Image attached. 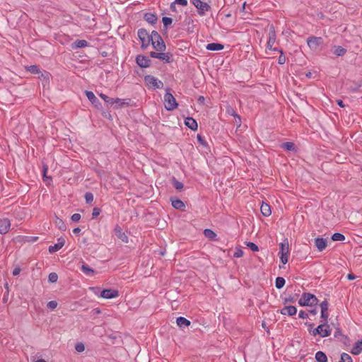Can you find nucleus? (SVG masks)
<instances>
[{
    "label": "nucleus",
    "instance_id": "1",
    "mask_svg": "<svg viewBox=\"0 0 362 362\" xmlns=\"http://www.w3.org/2000/svg\"><path fill=\"white\" fill-rule=\"evenodd\" d=\"M151 42L153 47L157 51L162 52L165 49V45L158 32L153 30Z\"/></svg>",
    "mask_w": 362,
    "mask_h": 362
},
{
    "label": "nucleus",
    "instance_id": "2",
    "mask_svg": "<svg viewBox=\"0 0 362 362\" xmlns=\"http://www.w3.org/2000/svg\"><path fill=\"white\" fill-rule=\"evenodd\" d=\"M144 82L149 89H160L163 87V83L156 77L151 75L146 76L144 77Z\"/></svg>",
    "mask_w": 362,
    "mask_h": 362
},
{
    "label": "nucleus",
    "instance_id": "3",
    "mask_svg": "<svg viewBox=\"0 0 362 362\" xmlns=\"http://www.w3.org/2000/svg\"><path fill=\"white\" fill-rule=\"evenodd\" d=\"M317 303V298L315 296L305 293L298 300V304L301 306H313Z\"/></svg>",
    "mask_w": 362,
    "mask_h": 362
},
{
    "label": "nucleus",
    "instance_id": "4",
    "mask_svg": "<svg viewBox=\"0 0 362 362\" xmlns=\"http://www.w3.org/2000/svg\"><path fill=\"white\" fill-rule=\"evenodd\" d=\"M280 250L279 252V255L281 259V262L283 264H286L288 261V257L290 255V250L289 245L287 240H285L284 243H281L279 244Z\"/></svg>",
    "mask_w": 362,
    "mask_h": 362
},
{
    "label": "nucleus",
    "instance_id": "5",
    "mask_svg": "<svg viewBox=\"0 0 362 362\" xmlns=\"http://www.w3.org/2000/svg\"><path fill=\"white\" fill-rule=\"evenodd\" d=\"M332 329L327 323H323L318 325L313 331V334L316 336L317 334L320 335L322 337H329L331 334Z\"/></svg>",
    "mask_w": 362,
    "mask_h": 362
},
{
    "label": "nucleus",
    "instance_id": "6",
    "mask_svg": "<svg viewBox=\"0 0 362 362\" xmlns=\"http://www.w3.org/2000/svg\"><path fill=\"white\" fill-rule=\"evenodd\" d=\"M164 105L168 110H173L178 106L175 97L169 92L164 95Z\"/></svg>",
    "mask_w": 362,
    "mask_h": 362
},
{
    "label": "nucleus",
    "instance_id": "7",
    "mask_svg": "<svg viewBox=\"0 0 362 362\" xmlns=\"http://www.w3.org/2000/svg\"><path fill=\"white\" fill-rule=\"evenodd\" d=\"M138 36L141 42V47H146L151 42L152 33L150 34L146 29L141 28L138 30Z\"/></svg>",
    "mask_w": 362,
    "mask_h": 362
},
{
    "label": "nucleus",
    "instance_id": "8",
    "mask_svg": "<svg viewBox=\"0 0 362 362\" xmlns=\"http://www.w3.org/2000/svg\"><path fill=\"white\" fill-rule=\"evenodd\" d=\"M269 37L267 43V48L269 50L276 51L277 48H273L274 45L276 40V34L273 25H271L269 28V31L268 33Z\"/></svg>",
    "mask_w": 362,
    "mask_h": 362
},
{
    "label": "nucleus",
    "instance_id": "9",
    "mask_svg": "<svg viewBox=\"0 0 362 362\" xmlns=\"http://www.w3.org/2000/svg\"><path fill=\"white\" fill-rule=\"evenodd\" d=\"M307 43L310 49L315 51L323 43V40L320 37H310L307 40Z\"/></svg>",
    "mask_w": 362,
    "mask_h": 362
},
{
    "label": "nucleus",
    "instance_id": "10",
    "mask_svg": "<svg viewBox=\"0 0 362 362\" xmlns=\"http://www.w3.org/2000/svg\"><path fill=\"white\" fill-rule=\"evenodd\" d=\"M193 5L199 10V14L204 16L206 12L209 11L211 6L201 0H192Z\"/></svg>",
    "mask_w": 362,
    "mask_h": 362
},
{
    "label": "nucleus",
    "instance_id": "11",
    "mask_svg": "<svg viewBox=\"0 0 362 362\" xmlns=\"http://www.w3.org/2000/svg\"><path fill=\"white\" fill-rule=\"evenodd\" d=\"M100 296L106 299L115 298L119 296V292L115 289H104L101 292Z\"/></svg>",
    "mask_w": 362,
    "mask_h": 362
},
{
    "label": "nucleus",
    "instance_id": "12",
    "mask_svg": "<svg viewBox=\"0 0 362 362\" xmlns=\"http://www.w3.org/2000/svg\"><path fill=\"white\" fill-rule=\"evenodd\" d=\"M11 221L8 218H2L0 220V233L6 234L11 228Z\"/></svg>",
    "mask_w": 362,
    "mask_h": 362
},
{
    "label": "nucleus",
    "instance_id": "13",
    "mask_svg": "<svg viewBox=\"0 0 362 362\" xmlns=\"http://www.w3.org/2000/svg\"><path fill=\"white\" fill-rule=\"evenodd\" d=\"M136 64L142 68H146L150 66L151 60L144 55H138L136 58Z\"/></svg>",
    "mask_w": 362,
    "mask_h": 362
},
{
    "label": "nucleus",
    "instance_id": "14",
    "mask_svg": "<svg viewBox=\"0 0 362 362\" xmlns=\"http://www.w3.org/2000/svg\"><path fill=\"white\" fill-rule=\"evenodd\" d=\"M280 313L284 315L293 316L296 314L297 308L293 305L285 306L280 310Z\"/></svg>",
    "mask_w": 362,
    "mask_h": 362
},
{
    "label": "nucleus",
    "instance_id": "15",
    "mask_svg": "<svg viewBox=\"0 0 362 362\" xmlns=\"http://www.w3.org/2000/svg\"><path fill=\"white\" fill-rule=\"evenodd\" d=\"M65 244V240L64 238H59L58 243L54 244V245H50L49 247V252L50 253L55 252L59 250Z\"/></svg>",
    "mask_w": 362,
    "mask_h": 362
},
{
    "label": "nucleus",
    "instance_id": "16",
    "mask_svg": "<svg viewBox=\"0 0 362 362\" xmlns=\"http://www.w3.org/2000/svg\"><path fill=\"white\" fill-rule=\"evenodd\" d=\"M315 245L321 252L327 246V240L321 238H317L315 239Z\"/></svg>",
    "mask_w": 362,
    "mask_h": 362
},
{
    "label": "nucleus",
    "instance_id": "17",
    "mask_svg": "<svg viewBox=\"0 0 362 362\" xmlns=\"http://www.w3.org/2000/svg\"><path fill=\"white\" fill-rule=\"evenodd\" d=\"M115 235L117 237L120 239L122 242L127 243L129 242V238L127 235L122 230L121 228L117 226L115 228Z\"/></svg>",
    "mask_w": 362,
    "mask_h": 362
},
{
    "label": "nucleus",
    "instance_id": "18",
    "mask_svg": "<svg viewBox=\"0 0 362 362\" xmlns=\"http://www.w3.org/2000/svg\"><path fill=\"white\" fill-rule=\"evenodd\" d=\"M85 93L88 99L91 102L93 105L98 106L100 104L99 100L96 98L92 91L86 90Z\"/></svg>",
    "mask_w": 362,
    "mask_h": 362
},
{
    "label": "nucleus",
    "instance_id": "19",
    "mask_svg": "<svg viewBox=\"0 0 362 362\" xmlns=\"http://www.w3.org/2000/svg\"><path fill=\"white\" fill-rule=\"evenodd\" d=\"M185 124L192 130H197L198 125L195 119L192 117H187L185 120Z\"/></svg>",
    "mask_w": 362,
    "mask_h": 362
},
{
    "label": "nucleus",
    "instance_id": "20",
    "mask_svg": "<svg viewBox=\"0 0 362 362\" xmlns=\"http://www.w3.org/2000/svg\"><path fill=\"white\" fill-rule=\"evenodd\" d=\"M223 47H224L222 44L215 43V42L209 43L206 47V49L210 50V51L222 50L223 49Z\"/></svg>",
    "mask_w": 362,
    "mask_h": 362
},
{
    "label": "nucleus",
    "instance_id": "21",
    "mask_svg": "<svg viewBox=\"0 0 362 362\" xmlns=\"http://www.w3.org/2000/svg\"><path fill=\"white\" fill-rule=\"evenodd\" d=\"M362 351V340L358 341L356 342L355 345L353 346L351 353L354 355H358Z\"/></svg>",
    "mask_w": 362,
    "mask_h": 362
},
{
    "label": "nucleus",
    "instance_id": "22",
    "mask_svg": "<svg viewBox=\"0 0 362 362\" xmlns=\"http://www.w3.org/2000/svg\"><path fill=\"white\" fill-rule=\"evenodd\" d=\"M260 211L263 216H269L271 215V207L268 204L262 203L260 207Z\"/></svg>",
    "mask_w": 362,
    "mask_h": 362
},
{
    "label": "nucleus",
    "instance_id": "23",
    "mask_svg": "<svg viewBox=\"0 0 362 362\" xmlns=\"http://www.w3.org/2000/svg\"><path fill=\"white\" fill-rule=\"evenodd\" d=\"M131 103H132V100L131 99H120L119 98V101L118 102H115V108H121L123 106L126 105V106H130L131 105Z\"/></svg>",
    "mask_w": 362,
    "mask_h": 362
},
{
    "label": "nucleus",
    "instance_id": "24",
    "mask_svg": "<svg viewBox=\"0 0 362 362\" xmlns=\"http://www.w3.org/2000/svg\"><path fill=\"white\" fill-rule=\"evenodd\" d=\"M177 326L180 327H188L190 325V321L183 317H179L176 320Z\"/></svg>",
    "mask_w": 362,
    "mask_h": 362
},
{
    "label": "nucleus",
    "instance_id": "25",
    "mask_svg": "<svg viewBox=\"0 0 362 362\" xmlns=\"http://www.w3.org/2000/svg\"><path fill=\"white\" fill-rule=\"evenodd\" d=\"M315 359L317 362H327V357L326 354L319 351L315 354Z\"/></svg>",
    "mask_w": 362,
    "mask_h": 362
},
{
    "label": "nucleus",
    "instance_id": "26",
    "mask_svg": "<svg viewBox=\"0 0 362 362\" xmlns=\"http://www.w3.org/2000/svg\"><path fill=\"white\" fill-rule=\"evenodd\" d=\"M281 148L287 151H296V146L293 142H286L281 144Z\"/></svg>",
    "mask_w": 362,
    "mask_h": 362
},
{
    "label": "nucleus",
    "instance_id": "27",
    "mask_svg": "<svg viewBox=\"0 0 362 362\" xmlns=\"http://www.w3.org/2000/svg\"><path fill=\"white\" fill-rule=\"evenodd\" d=\"M178 4L182 6H186L187 5V0H175L171 4H170V9L172 11H175V5Z\"/></svg>",
    "mask_w": 362,
    "mask_h": 362
},
{
    "label": "nucleus",
    "instance_id": "28",
    "mask_svg": "<svg viewBox=\"0 0 362 362\" xmlns=\"http://www.w3.org/2000/svg\"><path fill=\"white\" fill-rule=\"evenodd\" d=\"M333 52L337 56H343L346 54V50L341 46H335Z\"/></svg>",
    "mask_w": 362,
    "mask_h": 362
},
{
    "label": "nucleus",
    "instance_id": "29",
    "mask_svg": "<svg viewBox=\"0 0 362 362\" xmlns=\"http://www.w3.org/2000/svg\"><path fill=\"white\" fill-rule=\"evenodd\" d=\"M204 235L209 240H214L216 237V234L211 229H205L204 230Z\"/></svg>",
    "mask_w": 362,
    "mask_h": 362
},
{
    "label": "nucleus",
    "instance_id": "30",
    "mask_svg": "<svg viewBox=\"0 0 362 362\" xmlns=\"http://www.w3.org/2000/svg\"><path fill=\"white\" fill-rule=\"evenodd\" d=\"M172 205L176 209H181L185 207L183 202L180 199H173Z\"/></svg>",
    "mask_w": 362,
    "mask_h": 362
},
{
    "label": "nucleus",
    "instance_id": "31",
    "mask_svg": "<svg viewBox=\"0 0 362 362\" xmlns=\"http://www.w3.org/2000/svg\"><path fill=\"white\" fill-rule=\"evenodd\" d=\"M88 46V42L85 40H78L74 42V48H82Z\"/></svg>",
    "mask_w": 362,
    "mask_h": 362
},
{
    "label": "nucleus",
    "instance_id": "32",
    "mask_svg": "<svg viewBox=\"0 0 362 362\" xmlns=\"http://www.w3.org/2000/svg\"><path fill=\"white\" fill-rule=\"evenodd\" d=\"M144 18L147 22L151 24L156 23V21H157V17L152 13H146L144 16Z\"/></svg>",
    "mask_w": 362,
    "mask_h": 362
},
{
    "label": "nucleus",
    "instance_id": "33",
    "mask_svg": "<svg viewBox=\"0 0 362 362\" xmlns=\"http://www.w3.org/2000/svg\"><path fill=\"white\" fill-rule=\"evenodd\" d=\"M285 279L283 277H277L275 281V286L277 288H281L285 285Z\"/></svg>",
    "mask_w": 362,
    "mask_h": 362
},
{
    "label": "nucleus",
    "instance_id": "34",
    "mask_svg": "<svg viewBox=\"0 0 362 362\" xmlns=\"http://www.w3.org/2000/svg\"><path fill=\"white\" fill-rule=\"evenodd\" d=\"M332 240L333 241H343L345 240V237L343 234L335 233L332 235Z\"/></svg>",
    "mask_w": 362,
    "mask_h": 362
},
{
    "label": "nucleus",
    "instance_id": "35",
    "mask_svg": "<svg viewBox=\"0 0 362 362\" xmlns=\"http://www.w3.org/2000/svg\"><path fill=\"white\" fill-rule=\"evenodd\" d=\"M170 57L171 56L168 53L160 52L159 53V56H158V59L162 60V61H164V62H169L170 60Z\"/></svg>",
    "mask_w": 362,
    "mask_h": 362
},
{
    "label": "nucleus",
    "instance_id": "36",
    "mask_svg": "<svg viewBox=\"0 0 362 362\" xmlns=\"http://www.w3.org/2000/svg\"><path fill=\"white\" fill-rule=\"evenodd\" d=\"M81 270L87 275L93 274L94 273L93 269L90 268L87 264H83Z\"/></svg>",
    "mask_w": 362,
    "mask_h": 362
},
{
    "label": "nucleus",
    "instance_id": "37",
    "mask_svg": "<svg viewBox=\"0 0 362 362\" xmlns=\"http://www.w3.org/2000/svg\"><path fill=\"white\" fill-rule=\"evenodd\" d=\"M26 70L32 74H38L40 73V69L36 65H31L25 67Z\"/></svg>",
    "mask_w": 362,
    "mask_h": 362
},
{
    "label": "nucleus",
    "instance_id": "38",
    "mask_svg": "<svg viewBox=\"0 0 362 362\" xmlns=\"http://www.w3.org/2000/svg\"><path fill=\"white\" fill-rule=\"evenodd\" d=\"M339 362H352V358L348 354L343 353L341 355Z\"/></svg>",
    "mask_w": 362,
    "mask_h": 362
},
{
    "label": "nucleus",
    "instance_id": "39",
    "mask_svg": "<svg viewBox=\"0 0 362 362\" xmlns=\"http://www.w3.org/2000/svg\"><path fill=\"white\" fill-rule=\"evenodd\" d=\"M48 279H49V281L51 282V283H55L57 281V279H58V276L56 273L54 272H52V273H50L48 276Z\"/></svg>",
    "mask_w": 362,
    "mask_h": 362
},
{
    "label": "nucleus",
    "instance_id": "40",
    "mask_svg": "<svg viewBox=\"0 0 362 362\" xmlns=\"http://www.w3.org/2000/svg\"><path fill=\"white\" fill-rule=\"evenodd\" d=\"M276 51L281 53L278 59L279 64H284L286 62V57L284 55L282 49H278Z\"/></svg>",
    "mask_w": 362,
    "mask_h": 362
},
{
    "label": "nucleus",
    "instance_id": "41",
    "mask_svg": "<svg viewBox=\"0 0 362 362\" xmlns=\"http://www.w3.org/2000/svg\"><path fill=\"white\" fill-rule=\"evenodd\" d=\"M75 349L77 352L81 353L85 350V346L83 343H77L75 346Z\"/></svg>",
    "mask_w": 362,
    "mask_h": 362
},
{
    "label": "nucleus",
    "instance_id": "42",
    "mask_svg": "<svg viewBox=\"0 0 362 362\" xmlns=\"http://www.w3.org/2000/svg\"><path fill=\"white\" fill-rule=\"evenodd\" d=\"M173 185L175 188L177 190H181L184 187L183 184L181 182H179L176 180H173Z\"/></svg>",
    "mask_w": 362,
    "mask_h": 362
},
{
    "label": "nucleus",
    "instance_id": "43",
    "mask_svg": "<svg viewBox=\"0 0 362 362\" xmlns=\"http://www.w3.org/2000/svg\"><path fill=\"white\" fill-rule=\"evenodd\" d=\"M57 305L58 303L56 300H51L47 303V306L51 310H54L57 307Z\"/></svg>",
    "mask_w": 362,
    "mask_h": 362
},
{
    "label": "nucleus",
    "instance_id": "44",
    "mask_svg": "<svg viewBox=\"0 0 362 362\" xmlns=\"http://www.w3.org/2000/svg\"><path fill=\"white\" fill-rule=\"evenodd\" d=\"M247 245L252 251L256 252L259 250V248L256 244L252 242H249L247 243Z\"/></svg>",
    "mask_w": 362,
    "mask_h": 362
},
{
    "label": "nucleus",
    "instance_id": "45",
    "mask_svg": "<svg viewBox=\"0 0 362 362\" xmlns=\"http://www.w3.org/2000/svg\"><path fill=\"white\" fill-rule=\"evenodd\" d=\"M328 302L327 300H324L322 301L320 304V308H321V311H328Z\"/></svg>",
    "mask_w": 362,
    "mask_h": 362
},
{
    "label": "nucleus",
    "instance_id": "46",
    "mask_svg": "<svg viewBox=\"0 0 362 362\" xmlns=\"http://www.w3.org/2000/svg\"><path fill=\"white\" fill-rule=\"evenodd\" d=\"M56 224L61 230H64L66 229V226L62 219L57 218L56 220Z\"/></svg>",
    "mask_w": 362,
    "mask_h": 362
},
{
    "label": "nucleus",
    "instance_id": "47",
    "mask_svg": "<svg viewBox=\"0 0 362 362\" xmlns=\"http://www.w3.org/2000/svg\"><path fill=\"white\" fill-rule=\"evenodd\" d=\"M85 199L87 203H90L93 201V194L92 193H86L85 194Z\"/></svg>",
    "mask_w": 362,
    "mask_h": 362
},
{
    "label": "nucleus",
    "instance_id": "48",
    "mask_svg": "<svg viewBox=\"0 0 362 362\" xmlns=\"http://www.w3.org/2000/svg\"><path fill=\"white\" fill-rule=\"evenodd\" d=\"M328 317H329L328 311H325V312L321 311V318L323 319L324 323L327 322Z\"/></svg>",
    "mask_w": 362,
    "mask_h": 362
},
{
    "label": "nucleus",
    "instance_id": "49",
    "mask_svg": "<svg viewBox=\"0 0 362 362\" xmlns=\"http://www.w3.org/2000/svg\"><path fill=\"white\" fill-rule=\"evenodd\" d=\"M173 22V20L171 18L169 17H163V23L165 26H168L170 25Z\"/></svg>",
    "mask_w": 362,
    "mask_h": 362
},
{
    "label": "nucleus",
    "instance_id": "50",
    "mask_svg": "<svg viewBox=\"0 0 362 362\" xmlns=\"http://www.w3.org/2000/svg\"><path fill=\"white\" fill-rule=\"evenodd\" d=\"M244 255L243 251L241 249H236L235 252H234L233 256L235 257L239 258L243 257Z\"/></svg>",
    "mask_w": 362,
    "mask_h": 362
},
{
    "label": "nucleus",
    "instance_id": "51",
    "mask_svg": "<svg viewBox=\"0 0 362 362\" xmlns=\"http://www.w3.org/2000/svg\"><path fill=\"white\" fill-rule=\"evenodd\" d=\"M71 219L74 222H77L81 219V215L79 214H74L71 216Z\"/></svg>",
    "mask_w": 362,
    "mask_h": 362
},
{
    "label": "nucleus",
    "instance_id": "52",
    "mask_svg": "<svg viewBox=\"0 0 362 362\" xmlns=\"http://www.w3.org/2000/svg\"><path fill=\"white\" fill-rule=\"evenodd\" d=\"M298 317L302 319H306L308 317V314L305 311L300 310L299 312Z\"/></svg>",
    "mask_w": 362,
    "mask_h": 362
},
{
    "label": "nucleus",
    "instance_id": "53",
    "mask_svg": "<svg viewBox=\"0 0 362 362\" xmlns=\"http://www.w3.org/2000/svg\"><path fill=\"white\" fill-rule=\"evenodd\" d=\"M100 213V210L98 208H94L93 210V216L97 217Z\"/></svg>",
    "mask_w": 362,
    "mask_h": 362
},
{
    "label": "nucleus",
    "instance_id": "54",
    "mask_svg": "<svg viewBox=\"0 0 362 362\" xmlns=\"http://www.w3.org/2000/svg\"><path fill=\"white\" fill-rule=\"evenodd\" d=\"M118 101H119V98H110L109 100L108 104L111 105H114L115 102H118Z\"/></svg>",
    "mask_w": 362,
    "mask_h": 362
},
{
    "label": "nucleus",
    "instance_id": "55",
    "mask_svg": "<svg viewBox=\"0 0 362 362\" xmlns=\"http://www.w3.org/2000/svg\"><path fill=\"white\" fill-rule=\"evenodd\" d=\"M21 272V269L19 267H16L13 271V275L17 276Z\"/></svg>",
    "mask_w": 362,
    "mask_h": 362
},
{
    "label": "nucleus",
    "instance_id": "56",
    "mask_svg": "<svg viewBox=\"0 0 362 362\" xmlns=\"http://www.w3.org/2000/svg\"><path fill=\"white\" fill-rule=\"evenodd\" d=\"M150 55H151V57H153V58L158 59L159 52H151L150 53Z\"/></svg>",
    "mask_w": 362,
    "mask_h": 362
},
{
    "label": "nucleus",
    "instance_id": "57",
    "mask_svg": "<svg viewBox=\"0 0 362 362\" xmlns=\"http://www.w3.org/2000/svg\"><path fill=\"white\" fill-rule=\"evenodd\" d=\"M49 75L50 74L47 71H45L44 73H42L41 76L44 77L45 78L49 79Z\"/></svg>",
    "mask_w": 362,
    "mask_h": 362
},
{
    "label": "nucleus",
    "instance_id": "58",
    "mask_svg": "<svg viewBox=\"0 0 362 362\" xmlns=\"http://www.w3.org/2000/svg\"><path fill=\"white\" fill-rule=\"evenodd\" d=\"M228 112L233 115L235 117H238L239 119H240V117L238 115L235 114L232 109L230 110H228Z\"/></svg>",
    "mask_w": 362,
    "mask_h": 362
},
{
    "label": "nucleus",
    "instance_id": "59",
    "mask_svg": "<svg viewBox=\"0 0 362 362\" xmlns=\"http://www.w3.org/2000/svg\"><path fill=\"white\" fill-rule=\"evenodd\" d=\"M355 278H356V276H355V275H354V274H349L347 275V279H348L349 280H354V279H355Z\"/></svg>",
    "mask_w": 362,
    "mask_h": 362
},
{
    "label": "nucleus",
    "instance_id": "60",
    "mask_svg": "<svg viewBox=\"0 0 362 362\" xmlns=\"http://www.w3.org/2000/svg\"><path fill=\"white\" fill-rule=\"evenodd\" d=\"M337 103L341 107H344V105L343 103V101L341 100H337Z\"/></svg>",
    "mask_w": 362,
    "mask_h": 362
},
{
    "label": "nucleus",
    "instance_id": "61",
    "mask_svg": "<svg viewBox=\"0 0 362 362\" xmlns=\"http://www.w3.org/2000/svg\"><path fill=\"white\" fill-rule=\"evenodd\" d=\"M47 168L44 167V169H43V175H44V177H46V178H47L48 180H50V178H49V177H47L46 176V173H47Z\"/></svg>",
    "mask_w": 362,
    "mask_h": 362
},
{
    "label": "nucleus",
    "instance_id": "62",
    "mask_svg": "<svg viewBox=\"0 0 362 362\" xmlns=\"http://www.w3.org/2000/svg\"><path fill=\"white\" fill-rule=\"evenodd\" d=\"M224 13V16H225L226 18H230V17H231V16H232L230 12L225 13V11H223V13Z\"/></svg>",
    "mask_w": 362,
    "mask_h": 362
},
{
    "label": "nucleus",
    "instance_id": "63",
    "mask_svg": "<svg viewBox=\"0 0 362 362\" xmlns=\"http://www.w3.org/2000/svg\"><path fill=\"white\" fill-rule=\"evenodd\" d=\"M204 96H199L198 98V101L201 103H204Z\"/></svg>",
    "mask_w": 362,
    "mask_h": 362
},
{
    "label": "nucleus",
    "instance_id": "64",
    "mask_svg": "<svg viewBox=\"0 0 362 362\" xmlns=\"http://www.w3.org/2000/svg\"><path fill=\"white\" fill-rule=\"evenodd\" d=\"M81 231V229L79 228H76L73 230V233L76 234L78 233Z\"/></svg>",
    "mask_w": 362,
    "mask_h": 362
}]
</instances>
